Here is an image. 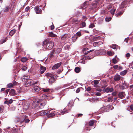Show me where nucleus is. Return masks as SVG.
I'll list each match as a JSON object with an SVG mask.
<instances>
[{
  "instance_id": "1",
  "label": "nucleus",
  "mask_w": 133,
  "mask_h": 133,
  "mask_svg": "<svg viewBox=\"0 0 133 133\" xmlns=\"http://www.w3.org/2000/svg\"><path fill=\"white\" fill-rule=\"evenodd\" d=\"M49 96V95H47L45 94L42 95L41 96L42 97L41 99H42L43 100H41V99H39L38 100H36V101L35 102L37 103H40V104L39 105V107L40 109H42L43 108L46 104V99L48 98Z\"/></svg>"
},
{
  "instance_id": "2",
  "label": "nucleus",
  "mask_w": 133,
  "mask_h": 133,
  "mask_svg": "<svg viewBox=\"0 0 133 133\" xmlns=\"http://www.w3.org/2000/svg\"><path fill=\"white\" fill-rule=\"evenodd\" d=\"M54 45V44L53 42L45 40L43 42L42 45H45L46 48L47 49L51 50L53 48Z\"/></svg>"
},
{
  "instance_id": "3",
  "label": "nucleus",
  "mask_w": 133,
  "mask_h": 133,
  "mask_svg": "<svg viewBox=\"0 0 133 133\" xmlns=\"http://www.w3.org/2000/svg\"><path fill=\"white\" fill-rule=\"evenodd\" d=\"M73 104V101H70V102H69L68 104V106L69 108V109H66V108H64V111H63L61 112V114L62 115H63L64 114H66L67 113H68L69 112L70 110H70L71 108V107L72 106V105Z\"/></svg>"
},
{
  "instance_id": "4",
  "label": "nucleus",
  "mask_w": 133,
  "mask_h": 133,
  "mask_svg": "<svg viewBox=\"0 0 133 133\" xmlns=\"http://www.w3.org/2000/svg\"><path fill=\"white\" fill-rule=\"evenodd\" d=\"M37 82H35L33 80L31 79H29L28 80L25 84L26 87H28L32 85H35L37 83Z\"/></svg>"
},
{
  "instance_id": "5",
  "label": "nucleus",
  "mask_w": 133,
  "mask_h": 133,
  "mask_svg": "<svg viewBox=\"0 0 133 133\" xmlns=\"http://www.w3.org/2000/svg\"><path fill=\"white\" fill-rule=\"evenodd\" d=\"M57 78V76L56 75H54L52 77L50 78L49 80V83H53Z\"/></svg>"
},
{
  "instance_id": "6",
  "label": "nucleus",
  "mask_w": 133,
  "mask_h": 133,
  "mask_svg": "<svg viewBox=\"0 0 133 133\" xmlns=\"http://www.w3.org/2000/svg\"><path fill=\"white\" fill-rule=\"evenodd\" d=\"M102 88H103V91L105 92H112L113 90V89L112 88H107L105 89V87H101Z\"/></svg>"
},
{
  "instance_id": "7",
  "label": "nucleus",
  "mask_w": 133,
  "mask_h": 133,
  "mask_svg": "<svg viewBox=\"0 0 133 133\" xmlns=\"http://www.w3.org/2000/svg\"><path fill=\"white\" fill-rule=\"evenodd\" d=\"M49 113V111L48 110H42L40 111L39 115L40 116H43L46 115Z\"/></svg>"
},
{
  "instance_id": "8",
  "label": "nucleus",
  "mask_w": 133,
  "mask_h": 133,
  "mask_svg": "<svg viewBox=\"0 0 133 133\" xmlns=\"http://www.w3.org/2000/svg\"><path fill=\"white\" fill-rule=\"evenodd\" d=\"M37 14H41L42 11L41 9L39 8L38 6H36L34 8Z\"/></svg>"
},
{
  "instance_id": "9",
  "label": "nucleus",
  "mask_w": 133,
  "mask_h": 133,
  "mask_svg": "<svg viewBox=\"0 0 133 133\" xmlns=\"http://www.w3.org/2000/svg\"><path fill=\"white\" fill-rule=\"evenodd\" d=\"M40 90V88L38 86H36L33 88L32 90L34 92H37L39 91Z\"/></svg>"
},
{
  "instance_id": "10",
  "label": "nucleus",
  "mask_w": 133,
  "mask_h": 133,
  "mask_svg": "<svg viewBox=\"0 0 133 133\" xmlns=\"http://www.w3.org/2000/svg\"><path fill=\"white\" fill-rule=\"evenodd\" d=\"M125 96V92H119L118 94V96L119 98L122 99Z\"/></svg>"
},
{
  "instance_id": "11",
  "label": "nucleus",
  "mask_w": 133,
  "mask_h": 133,
  "mask_svg": "<svg viewBox=\"0 0 133 133\" xmlns=\"http://www.w3.org/2000/svg\"><path fill=\"white\" fill-rule=\"evenodd\" d=\"M126 86L127 87V84L124 81V83H123L121 85H119V87L120 89L123 90L125 89Z\"/></svg>"
},
{
  "instance_id": "12",
  "label": "nucleus",
  "mask_w": 133,
  "mask_h": 133,
  "mask_svg": "<svg viewBox=\"0 0 133 133\" xmlns=\"http://www.w3.org/2000/svg\"><path fill=\"white\" fill-rule=\"evenodd\" d=\"M70 22L71 24H75L78 23L79 22V21H78L77 19L73 18Z\"/></svg>"
},
{
  "instance_id": "13",
  "label": "nucleus",
  "mask_w": 133,
  "mask_h": 133,
  "mask_svg": "<svg viewBox=\"0 0 133 133\" xmlns=\"http://www.w3.org/2000/svg\"><path fill=\"white\" fill-rule=\"evenodd\" d=\"M61 64V63L60 62L55 65L52 67V69L54 70L58 69Z\"/></svg>"
},
{
  "instance_id": "14",
  "label": "nucleus",
  "mask_w": 133,
  "mask_h": 133,
  "mask_svg": "<svg viewBox=\"0 0 133 133\" xmlns=\"http://www.w3.org/2000/svg\"><path fill=\"white\" fill-rule=\"evenodd\" d=\"M46 70V67H44L43 66L41 65L40 69V73L41 74H42Z\"/></svg>"
},
{
  "instance_id": "15",
  "label": "nucleus",
  "mask_w": 133,
  "mask_h": 133,
  "mask_svg": "<svg viewBox=\"0 0 133 133\" xmlns=\"http://www.w3.org/2000/svg\"><path fill=\"white\" fill-rule=\"evenodd\" d=\"M29 75H25L22 78V81L25 83L28 80V78L29 77Z\"/></svg>"
},
{
  "instance_id": "16",
  "label": "nucleus",
  "mask_w": 133,
  "mask_h": 133,
  "mask_svg": "<svg viewBox=\"0 0 133 133\" xmlns=\"http://www.w3.org/2000/svg\"><path fill=\"white\" fill-rule=\"evenodd\" d=\"M62 50V49L61 48H57L56 49L54 50L53 51H54V53L56 54H58Z\"/></svg>"
},
{
  "instance_id": "17",
  "label": "nucleus",
  "mask_w": 133,
  "mask_h": 133,
  "mask_svg": "<svg viewBox=\"0 0 133 133\" xmlns=\"http://www.w3.org/2000/svg\"><path fill=\"white\" fill-rule=\"evenodd\" d=\"M121 79V76L119 75H115L114 77V80L116 81H119Z\"/></svg>"
},
{
  "instance_id": "18",
  "label": "nucleus",
  "mask_w": 133,
  "mask_h": 133,
  "mask_svg": "<svg viewBox=\"0 0 133 133\" xmlns=\"http://www.w3.org/2000/svg\"><path fill=\"white\" fill-rule=\"evenodd\" d=\"M9 93L10 95L12 96H14L16 95L15 90L13 89H11L10 90L9 92Z\"/></svg>"
},
{
  "instance_id": "19",
  "label": "nucleus",
  "mask_w": 133,
  "mask_h": 133,
  "mask_svg": "<svg viewBox=\"0 0 133 133\" xmlns=\"http://www.w3.org/2000/svg\"><path fill=\"white\" fill-rule=\"evenodd\" d=\"M68 36V34H65L63 35L60 36V37L61 40L64 41L65 39H66Z\"/></svg>"
},
{
  "instance_id": "20",
  "label": "nucleus",
  "mask_w": 133,
  "mask_h": 133,
  "mask_svg": "<svg viewBox=\"0 0 133 133\" xmlns=\"http://www.w3.org/2000/svg\"><path fill=\"white\" fill-rule=\"evenodd\" d=\"M87 1L85 2L82 5L81 8L83 9H84L87 7Z\"/></svg>"
},
{
  "instance_id": "21",
  "label": "nucleus",
  "mask_w": 133,
  "mask_h": 133,
  "mask_svg": "<svg viewBox=\"0 0 133 133\" xmlns=\"http://www.w3.org/2000/svg\"><path fill=\"white\" fill-rule=\"evenodd\" d=\"M78 38V37L76 35H75L73 36L72 38V41L73 42H75L76 40Z\"/></svg>"
},
{
  "instance_id": "22",
  "label": "nucleus",
  "mask_w": 133,
  "mask_h": 133,
  "mask_svg": "<svg viewBox=\"0 0 133 133\" xmlns=\"http://www.w3.org/2000/svg\"><path fill=\"white\" fill-rule=\"evenodd\" d=\"M16 30L15 29H13L10 31L9 35L10 36H12L16 32Z\"/></svg>"
},
{
  "instance_id": "23",
  "label": "nucleus",
  "mask_w": 133,
  "mask_h": 133,
  "mask_svg": "<svg viewBox=\"0 0 133 133\" xmlns=\"http://www.w3.org/2000/svg\"><path fill=\"white\" fill-rule=\"evenodd\" d=\"M112 105H109L107 106V107L110 108L111 110H112L114 108L113 106H115L116 104L114 103H112Z\"/></svg>"
},
{
  "instance_id": "24",
  "label": "nucleus",
  "mask_w": 133,
  "mask_h": 133,
  "mask_svg": "<svg viewBox=\"0 0 133 133\" xmlns=\"http://www.w3.org/2000/svg\"><path fill=\"white\" fill-rule=\"evenodd\" d=\"M127 72V70H125L123 71L120 73V74L122 76H124L126 74Z\"/></svg>"
},
{
  "instance_id": "25",
  "label": "nucleus",
  "mask_w": 133,
  "mask_h": 133,
  "mask_svg": "<svg viewBox=\"0 0 133 133\" xmlns=\"http://www.w3.org/2000/svg\"><path fill=\"white\" fill-rule=\"evenodd\" d=\"M114 52L112 51H108L107 52V54L109 56H112L114 54Z\"/></svg>"
},
{
  "instance_id": "26",
  "label": "nucleus",
  "mask_w": 133,
  "mask_h": 133,
  "mask_svg": "<svg viewBox=\"0 0 133 133\" xmlns=\"http://www.w3.org/2000/svg\"><path fill=\"white\" fill-rule=\"evenodd\" d=\"M10 9V7L9 6H6L5 8L4 9V12H8Z\"/></svg>"
},
{
  "instance_id": "27",
  "label": "nucleus",
  "mask_w": 133,
  "mask_h": 133,
  "mask_svg": "<svg viewBox=\"0 0 133 133\" xmlns=\"http://www.w3.org/2000/svg\"><path fill=\"white\" fill-rule=\"evenodd\" d=\"M111 47L114 49H118V46L116 44H113L111 46Z\"/></svg>"
},
{
  "instance_id": "28",
  "label": "nucleus",
  "mask_w": 133,
  "mask_h": 133,
  "mask_svg": "<svg viewBox=\"0 0 133 133\" xmlns=\"http://www.w3.org/2000/svg\"><path fill=\"white\" fill-rule=\"evenodd\" d=\"M94 123V120H91L89 122V125L90 126H92Z\"/></svg>"
},
{
  "instance_id": "29",
  "label": "nucleus",
  "mask_w": 133,
  "mask_h": 133,
  "mask_svg": "<svg viewBox=\"0 0 133 133\" xmlns=\"http://www.w3.org/2000/svg\"><path fill=\"white\" fill-rule=\"evenodd\" d=\"M99 43L98 42H94L93 43V45L95 47L98 46L99 45Z\"/></svg>"
},
{
  "instance_id": "30",
  "label": "nucleus",
  "mask_w": 133,
  "mask_h": 133,
  "mask_svg": "<svg viewBox=\"0 0 133 133\" xmlns=\"http://www.w3.org/2000/svg\"><path fill=\"white\" fill-rule=\"evenodd\" d=\"M116 13H117L116 15H115L116 17H118L119 16L121 15L123 13V12H117V11Z\"/></svg>"
},
{
  "instance_id": "31",
  "label": "nucleus",
  "mask_w": 133,
  "mask_h": 133,
  "mask_svg": "<svg viewBox=\"0 0 133 133\" xmlns=\"http://www.w3.org/2000/svg\"><path fill=\"white\" fill-rule=\"evenodd\" d=\"M53 75H54L49 73H47L45 74V76L48 77H52Z\"/></svg>"
},
{
  "instance_id": "32",
  "label": "nucleus",
  "mask_w": 133,
  "mask_h": 133,
  "mask_svg": "<svg viewBox=\"0 0 133 133\" xmlns=\"http://www.w3.org/2000/svg\"><path fill=\"white\" fill-rule=\"evenodd\" d=\"M24 121H25V123H28L30 121V120L29 119L25 118L23 121L20 122V123L22 124Z\"/></svg>"
},
{
  "instance_id": "33",
  "label": "nucleus",
  "mask_w": 133,
  "mask_h": 133,
  "mask_svg": "<svg viewBox=\"0 0 133 133\" xmlns=\"http://www.w3.org/2000/svg\"><path fill=\"white\" fill-rule=\"evenodd\" d=\"M112 101V98L110 97H108V99L105 100V101L107 102H111Z\"/></svg>"
},
{
  "instance_id": "34",
  "label": "nucleus",
  "mask_w": 133,
  "mask_h": 133,
  "mask_svg": "<svg viewBox=\"0 0 133 133\" xmlns=\"http://www.w3.org/2000/svg\"><path fill=\"white\" fill-rule=\"evenodd\" d=\"M75 70L76 73H78L80 71V69L79 67H77L75 68Z\"/></svg>"
},
{
  "instance_id": "35",
  "label": "nucleus",
  "mask_w": 133,
  "mask_h": 133,
  "mask_svg": "<svg viewBox=\"0 0 133 133\" xmlns=\"http://www.w3.org/2000/svg\"><path fill=\"white\" fill-rule=\"evenodd\" d=\"M101 38V37L100 36L94 37L93 38V40L94 41H96L99 39H100Z\"/></svg>"
},
{
  "instance_id": "36",
  "label": "nucleus",
  "mask_w": 133,
  "mask_h": 133,
  "mask_svg": "<svg viewBox=\"0 0 133 133\" xmlns=\"http://www.w3.org/2000/svg\"><path fill=\"white\" fill-rule=\"evenodd\" d=\"M42 91L44 92H50L51 90L50 89L48 88H46V89H43Z\"/></svg>"
},
{
  "instance_id": "37",
  "label": "nucleus",
  "mask_w": 133,
  "mask_h": 133,
  "mask_svg": "<svg viewBox=\"0 0 133 133\" xmlns=\"http://www.w3.org/2000/svg\"><path fill=\"white\" fill-rule=\"evenodd\" d=\"M99 81V80H95L93 81L92 82L94 83L95 85H97L98 84Z\"/></svg>"
},
{
  "instance_id": "38",
  "label": "nucleus",
  "mask_w": 133,
  "mask_h": 133,
  "mask_svg": "<svg viewBox=\"0 0 133 133\" xmlns=\"http://www.w3.org/2000/svg\"><path fill=\"white\" fill-rule=\"evenodd\" d=\"M49 35L50 37H55L56 36L55 34H53L52 32H50Z\"/></svg>"
},
{
  "instance_id": "39",
  "label": "nucleus",
  "mask_w": 133,
  "mask_h": 133,
  "mask_svg": "<svg viewBox=\"0 0 133 133\" xmlns=\"http://www.w3.org/2000/svg\"><path fill=\"white\" fill-rule=\"evenodd\" d=\"M7 38L6 37L4 39H2L1 40L0 43L1 44H3L7 40Z\"/></svg>"
},
{
  "instance_id": "40",
  "label": "nucleus",
  "mask_w": 133,
  "mask_h": 133,
  "mask_svg": "<svg viewBox=\"0 0 133 133\" xmlns=\"http://www.w3.org/2000/svg\"><path fill=\"white\" fill-rule=\"evenodd\" d=\"M54 54H55L54 51H52V52L49 55V57L50 58H52L54 56Z\"/></svg>"
},
{
  "instance_id": "41",
  "label": "nucleus",
  "mask_w": 133,
  "mask_h": 133,
  "mask_svg": "<svg viewBox=\"0 0 133 133\" xmlns=\"http://www.w3.org/2000/svg\"><path fill=\"white\" fill-rule=\"evenodd\" d=\"M28 59L26 57H23L21 59V61L23 62H25L27 61Z\"/></svg>"
},
{
  "instance_id": "42",
  "label": "nucleus",
  "mask_w": 133,
  "mask_h": 133,
  "mask_svg": "<svg viewBox=\"0 0 133 133\" xmlns=\"http://www.w3.org/2000/svg\"><path fill=\"white\" fill-rule=\"evenodd\" d=\"M112 5H109L107 7V10L108 11H110L112 9Z\"/></svg>"
},
{
  "instance_id": "43",
  "label": "nucleus",
  "mask_w": 133,
  "mask_h": 133,
  "mask_svg": "<svg viewBox=\"0 0 133 133\" xmlns=\"http://www.w3.org/2000/svg\"><path fill=\"white\" fill-rule=\"evenodd\" d=\"M127 2L126 1H124L123 2L121 3V5L123 8H124L125 6V4H126Z\"/></svg>"
},
{
  "instance_id": "44",
  "label": "nucleus",
  "mask_w": 133,
  "mask_h": 133,
  "mask_svg": "<svg viewBox=\"0 0 133 133\" xmlns=\"http://www.w3.org/2000/svg\"><path fill=\"white\" fill-rule=\"evenodd\" d=\"M111 17H107L105 18V21L107 22H108L111 20Z\"/></svg>"
},
{
  "instance_id": "45",
  "label": "nucleus",
  "mask_w": 133,
  "mask_h": 133,
  "mask_svg": "<svg viewBox=\"0 0 133 133\" xmlns=\"http://www.w3.org/2000/svg\"><path fill=\"white\" fill-rule=\"evenodd\" d=\"M4 107L3 105L0 106V113H2L3 111Z\"/></svg>"
},
{
  "instance_id": "46",
  "label": "nucleus",
  "mask_w": 133,
  "mask_h": 133,
  "mask_svg": "<svg viewBox=\"0 0 133 133\" xmlns=\"http://www.w3.org/2000/svg\"><path fill=\"white\" fill-rule=\"evenodd\" d=\"M55 115L54 113H51L47 116V117H52L53 116H54Z\"/></svg>"
},
{
  "instance_id": "47",
  "label": "nucleus",
  "mask_w": 133,
  "mask_h": 133,
  "mask_svg": "<svg viewBox=\"0 0 133 133\" xmlns=\"http://www.w3.org/2000/svg\"><path fill=\"white\" fill-rule=\"evenodd\" d=\"M116 9H111V10L110 11V13L112 15H114V13Z\"/></svg>"
},
{
  "instance_id": "48",
  "label": "nucleus",
  "mask_w": 133,
  "mask_h": 133,
  "mask_svg": "<svg viewBox=\"0 0 133 133\" xmlns=\"http://www.w3.org/2000/svg\"><path fill=\"white\" fill-rule=\"evenodd\" d=\"M64 48L66 50H68L70 49V46L66 45L64 46Z\"/></svg>"
},
{
  "instance_id": "49",
  "label": "nucleus",
  "mask_w": 133,
  "mask_h": 133,
  "mask_svg": "<svg viewBox=\"0 0 133 133\" xmlns=\"http://www.w3.org/2000/svg\"><path fill=\"white\" fill-rule=\"evenodd\" d=\"M85 59H91L93 58L92 57H90L89 56H85Z\"/></svg>"
},
{
  "instance_id": "50",
  "label": "nucleus",
  "mask_w": 133,
  "mask_h": 133,
  "mask_svg": "<svg viewBox=\"0 0 133 133\" xmlns=\"http://www.w3.org/2000/svg\"><path fill=\"white\" fill-rule=\"evenodd\" d=\"M82 35V34L81 33L79 32H78L76 33V35H77V36L78 37H80Z\"/></svg>"
},
{
  "instance_id": "51",
  "label": "nucleus",
  "mask_w": 133,
  "mask_h": 133,
  "mask_svg": "<svg viewBox=\"0 0 133 133\" xmlns=\"http://www.w3.org/2000/svg\"><path fill=\"white\" fill-rule=\"evenodd\" d=\"M13 84L12 83H10L8 84L7 87L9 88L12 87L13 86Z\"/></svg>"
},
{
  "instance_id": "52",
  "label": "nucleus",
  "mask_w": 133,
  "mask_h": 133,
  "mask_svg": "<svg viewBox=\"0 0 133 133\" xmlns=\"http://www.w3.org/2000/svg\"><path fill=\"white\" fill-rule=\"evenodd\" d=\"M83 115V114H79L76 115V117L77 118L81 117Z\"/></svg>"
},
{
  "instance_id": "53",
  "label": "nucleus",
  "mask_w": 133,
  "mask_h": 133,
  "mask_svg": "<svg viewBox=\"0 0 133 133\" xmlns=\"http://www.w3.org/2000/svg\"><path fill=\"white\" fill-rule=\"evenodd\" d=\"M112 61L113 63L114 64H116L117 62L116 59L115 58H114L112 59Z\"/></svg>"
},
{
  "instance_id": "54",
  "label": "nucleus",
  "mask_w": 133,
  "mask_h": 133,
  "mask_svg": "<svg viewBox=\"0 0 133 133\" xmlns=\"http://www.w3.org/2000/svg\"><path fill=\"white\" fill-rule=\"evenodd\" d=\"M95 26V25L91 23L89 26V27L91 28H93Z\"/></svg>"
},
{
  "instance_id": "55",
  "label": "nucleus",
  "mask_w": 133,
  "mask_h": 133,
  "mask_svg": "<svg viewBox=\"0 0 133 133\" xmlns=\"http://www.w3.org/2000/svg\"><path fill=\"white\" fill-rule=\"evenodd\" d=\"M81 88H78L77 89V90H76V93H79L80 92V89H81Z\"/></svg>"
},
{
  "instance_id": "56",
  "label": "nucleus",
  "mask_w": 133,
  "mask_h": 133,
  "mask_svg": "<svg viewBox=\"0 0 133 133\" xmlns=\"http://www.w3.org/2000/svg\"><path fill=\"white\" fill-rule=\"evenodd\" d=\"M99 99L96 98H93L92 99V100L94 101H98Z\"/></svg>"
},
{
  "instance_id": "57",
  "label": "nucleus",
  "mask_w": 133,
  "mask_h": 133,
  "mask_svg": "<svg viewBox=\"0 0 133 133\" xmlns=\"http://www.w3.org/2000/svg\"><path fill=\"white\" fill-rule=\"evenodd\" d=\"M96 8V5L95 4H94L92 6V7L91 9L92 10H94L95 8Z\"/></svg>"
},
{
  "instance_id": "58",
  "label": "nucleus",
  "mask_w": 133,
  "mask_h": 133,
  "mask_svg": "<svg viewBox=\"0 0 133 133\" xmlns=\"http://www.w3.org/2000/svg\"><path fill=\"white\" fill-rule=\"evenodd\" d=\"M82 25L83 27H85L86 26V24L84 22H83L82 23Z\"/></svg>"
},
{
  "instance_id": "59",
  "label": "nucleus",
  "mask_w": 133,
  "mask_h": 133,
  "mask_svg": "<svg viewBox=\"0 0 133 133\" xmlns=\"http://www.w3.org/2000/svg\"><path fill=\"white\" fill-rule=\"evenodd\" d=\"M91 87H88L86 89V90L87 91H89L91 90Z\"/></svg>"
},
{
  "instance_id": "60",
  "label": "nucleus",
  "mask_w": 133,
  "mask_h": 133,
  "mask_svg": "<svg viewBox=\"0 0 133 133\" xmlns=\"http://www.w3.org/2000/svg\"><path fill=\"white\" fill-rule=\"evenodd\" d=\"M118 67V66L117 65H115L113 66V68L115 69H117Z\"/></svg>"
},
{
  "instance_id": "61",
  "label": "nucleus",
  "mask_w": 133,
  "mask_h": 133,
  "mask_svg": "<svg viewBox=\"0 0 133 133\" xmlns=\"http://www.w3.org/2000/svg\"><path fill=\"white\" fill-rule=\"evenodd\" d=\"M96 90L98 91L101 92L103 91V89H101L100 88H98L96 89Z\"/></svg>"
},
{
  "instance_id": "62",
  "label": "nucleus",
  "mask_w": 133,
  "mask_h": 133,
  "mask_svg": "<svg viewBox=\"0 0 133 133\" xmlns=\"http://www.w3.org/2000/svg\"><path fill=\"white\" fill-rule=\"evenodd\" d=\"M30 8L29 6H28L25 9V10L26 11H28L30 9Z\"/></svg>"
},
{
  "instance_id": "63",
  "label": "nucleus",
  "mask_w": 133,
  "mask_h": 133,
  "mask_svg": "<svg viewBox=\"0 0 133 133\" xmlns=\"http://www.w3.org/2000/svg\"><path fill=\"white\" fill-rule=\"evenodd\" d=\"M13 100L12 99H11L9 101V103L11 104Z\"/></svg>"
},
{
  "instance_id": "64",
  "label": "nucleus",
  "mask_w": 133,
  "mask_h": 133,
  "mask_svg": "<svg viewBox=\"0 0 133 133\" xmlns=\"http://www.w3.org/2000/svg\"><path fill=\"white\" fill-rule=\"evenodd\" d=\"M129 38L128 37L126 38H125V40H124V41L125 42H126V43H127L128 42V41L129 40Z\"/></svg>"
}]
</instances>
